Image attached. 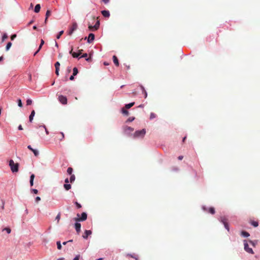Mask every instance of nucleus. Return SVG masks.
<instances>
[{
  "label": "nucleus",
  "instance_id": "nucleus-40",
  "mask_svg": "<svg viewBox=\"0 0 260 260\" xmlns=\"http://www.w3.org/2000/svg\"><path fill=\"white\" fill-rule=\"evenodd\" d=\"M17 102H18V106L20 107H22V104L21 100L20 99H18L17 100Z\"/></svg>",
  "mask_w": 260,
  "mask_h": 260
},
{
  "label": "nucleus",
  "instance_id": "nucleus-1",
  "mask_svg": "<svg viewBox=\"0 0 260 260\" xmlns=\"http://www.w3.org/2000/svg\"><path fill=\"white\" fill-rule=\"evenodd\" d=\"M9 166L12 172H17L18 171L19 164L15 163L12 159L9 161Z\"/></svg>",
  "mask_w": 260,
  "mask_h": 260
},
{
  "label": "nucleus",
  "instance_id": "nucleus-56",
  "mask_svg": "<svg viewBox=\"0 0 260 260\" xmlns=\"http://www.w3.org/2000/svg\"><path fill=\"white\" fill-rule=\"evenodd\" d=\"M41 49H39L37 50V51L34 53V56H35L40 50Z\"/></svg>",
  "mask_w": 260,
  "mask_h": 260
},
{
  "label": "nucleus",
  "instance_id": "nucleus-9",
  "mask_svg": "<svg viewBox=\"0 0 260 260\" xmlns=\"http://www.w3.org/2000/svg\"><path fill=\"white\" fill-rule=\"evenodd\" d=\"M91 234L92 232L90 230H85L82 237L84 239H87L88 238V236L90 235Z\"/></svg>",
  "mask_w": 260,
  "mask_h": 260
},
{
  "label": "nucleus",
  "instance_id": "nucleus-43",
  "mask_svg": "<svg viewBox=\"0 0 260 260\" xmlns=\"http://www.w3.org/2000/svg\"><path fill=\"white\" fill-rule=\"evenodd\" d=\"M32 100H30V99H28L27 101H26V105H30L32 104Z\"/></svg>",
  "mask_w": 260,
  "mask_h": 260
},
{
  "label": "nucleus",
  "instance_id": "nucleus-45",
  "mask_svg": "<svg viewBox=\"0 0 260 260\" xmlns=\"http://www.w3.org/2000/svg\"><path fill=\"white\" fill-rule=\"evenodd\" d=\"M134 119H135V118H134V117H129V118L127 120V121H128V122H132V121H133Z\"/></svg>",
  "mask_w": 260,
  "mask_h": 260
},
{
  "label": "nucleus",
  "instance_id": "nucleus-47",
  "mask_svg": "<svg viewBox=\"0 0 260 260\" xmlns=\"http://www.w3.org/2000/svg\"><path fill=\"white\" fill-rule=\"evenodd\" d=\"M31 191H32V192H34V193H35V194H37V193H38V190H37V189H32L31 190Z\"/></svg>",
  "mask_w": 260,
  "mask_h": 260
},
{
  "label": "nucleus",
  "instance_id": "nucleus-7",
  "mask_svg": "<svg viewBox=\"0 0 260 260\" xmlns=\"http://www.w3.org/2000/svg\"><path fill=\"white\" fill-rule=\"evenodd\" d=\"M59 101L62 104L66 105L67 104V98L62 95H60L58 96Z\"/></svg>",
  "mask_w": 260,
  "mask_h": 260
},
{
  "label": "nucleus",
  "instance_id": "nucleus-62",
  "mask_svg": "<svg viewBox=\"0 0 260 260\" xmlns=\"http://www.w3.org/2000/svg\"><path fill=\"white\" fill-rule=\"evenodd\" d=\"M4 59V57L3 56H1L0 57V61H2Z\"/></svg>",
  "mask_w": 260,
  "mask_h": 260
},
{
  "label": "nucleus",
  "instance_id": "nucleus-26",
  "mask_svg": "<svg viewBox=\"0 0 260 260\" xmlns=\"http://www.w3.org/2000/svg\"><path fill=\"white\" fill-rule=\"evenodd\" d=\"M63 187L66 190H69L70 189H71V185L69 184H64Z\"/></svg>",
  "mask_w": 260,
  "mask_h": 260
},
{
  "label": "nucleus",
  "instance_id": "nucleus-39",
  "mask_svg": "<svg viewBox=\"0 0 260 260\" xmlns=\"http://www.w3.org/2000/svg\"><path fill=\"white\" fill-rule=\"evenodd\" d=\"M44 44V41L43 39L41 40V44L39 47V49H41L42 46Z\"/></svg>",
  "mask_w": 260,
  "mask_h": 260
},
{
  "label": "nucleus",
  "instance_id": "nucleus-50",
  "mask_svg": "<svg viewBox=\"0 0 260 260\" xmlns=\"http://www.w3.org/2000/svg\"><path fill=\"white\" fill-rule=\"evenodd\" d=\"M80 258V255H78L75 256V257L73 260H79Z\"/></svg>",
  "mask_w": 260,
  "mask_h": 260
},
{
  "label": "nucleus",
  "instance_id": "nucleus-15",
  "mask_svg": "<svg viewBox=\"0 0 260 260\" xmlns=\"http://www.w3.org/2000/svg\"><path fill=\"white\" fill-rule=\"evenodd\" d=\"M75 229L78 233H79L80 232V228H81V224L78 222H76L75 224Z\"/></svg>",
  "mask_w": 260,
  "mask_h": 260
},
{
  "label": "nucleus",
  "instance_id": "nucleus-10",
  "mask_svg": "<svg viewBox=\"0 0 260 260\" xmlns=\"http://www.w3.org/2000/svg\"><path fill=\"white\" fill-rule=\"evenodd\" d=\"M27 148L31 150L36 156H38L39 155V151L36 149H33L30 145L27 146Z\"/></svg>",
  "mask_w": 260,
  "mask_h": 260
},
{
  "label": "nucleus",
  "instance_id": "nucleus-3",
  "mask_svg": "<svg viewBox=\"0 0 260 260\" xmlns=\"http://www.w3.org/2000/svg\"><path fill=\"white\" fill-rule=\"evenodd\" d=\"M77 216L78 217L74 218V220L77 222L85 221L86 220L87 217V214L85 212H83L81 214V217H80L79 214H77Z\"/></svg>",
  "mask_w": 260,
  "mask_h": 260
},
{
  "label": "nucleus",
  "instance_id": "nucleus-12",
  "mask_svg": "<svg viewBox=\"0 0 260 260\" xmlns=\"http://www.w3.org/2000/svg\"><path fill=\"white\" fill-rule=\"evenodd\" d=\"M103 16L106 18H109L110 17V12L108 10H103L101 12Z\"/></svg>",
  "mask_w": 260,
  "mask_h": 260
},
{
  "label": "nucleus",
  "instance_id": "nucleus-54",
  "mask_svg": "<svg viewBox=\"0 0 260 260\" xmlns=\"http://www.w3.org/2000/svg\"><path fill=\"white\" fill-rule=\"evenodd\" d=\"M18 129L19 130H22L23 129V128H22V126L21 125H19L18 127Z\"/></svg>",
  "mask_w": 260,
  "mask_h": 260
},
{
  "label": "nucleus",
  "instance_id": "nucleus-27",
  "mask_svg": "<svg viewBox=\"0 0 260 260\" xmlns=\"http://www.w3.org/2000/svg\"><path fill=\"white\" fill-rule=\"evenodd\" d=\"M208 212L212 214H214L215 213V209L213 207H210L208 209Z\"/></svg>",
  "mask_w": 260,
  "mask_h": 260
},
{
  "label": "nucleus",
  "instance_id": "nucleus-51",
  "mask_svg": "<svg viewBox=\"0 0 260 260\" xmlns=\"http://www.w3.org/2000/svg\"><path fill=\"white\" fill-rule=\"evenodd\" d=\"M60 134H61V139H60V140L61 141V140H62L64 138V136L63 133H62V132H61V133H60Z\"/></svg>",
  "mask_w": 260,
  "mask_h": 260
},
{
  "label": "nucleus",
  "instance_id": "nucleus-46",
  "mask_svg": "<svg viewBox=\"0 0 260 260\" xmlns=\"http://www.w3.org/2000/svg\"><path fill=\"white\" fill-rule=\"evenodd\" d=\"M16 34H14L13 35H12L11 36V40H13L16 37Z\"/></svg>",
  "mask_w": 260,
  "mask_h": 260
},
{
  "label": "nucleus",
  "instance_id": "nucleus-4",
  "mask_svg": "<svg viewBox=\"0 0 260 260\" xmlns=\"http://www.w3.org/2000/svg\"><path fill=\"white\" fill-rule=\"evenodd\" d=\"M100 27V20H98L94 25L92 26L90 24H88V28L91 31L96 30Z\"/></svg>",
  "mask_w": 260,
  "mask_h": 260
},
{
  "label": "nucleus",
  "instance_id": "nucleus-6",
  "mask_svg": "<svg viewBox=\"0 0 260 260\" xmlns=\"http://www.w3.org/2000/svg\"><path fill=\"white\" fill-rule=\"evenodd\" d=\"M244 249L245 250L251 254H253V251L252 248L249 247V245L246 240L244 241Z\"/></svg>",
  "mask_w": 260,
  "mask_h": 260
},
{
  "label": "nucleus",
  "instance_id": "nucleus-29",
  "mask_svg": "<svg viewBox=\"0 0 260 260\" xmlns=\"http://www.w3.org/2000/svg\"><path fill=\"white\" fill-rule=\"evenodd\" d=\"M251 224L254 227H257L258 225V222L256 221H252Z\"/></svg>",
  "mask_w": 260,
  "mask_h": 260
},
{
  "label": "nucleus",
  "instance_id": "nucleus-48",
  "mask_svg": "<svg viewBox=\"0 0 260 260\" xmlns=\"http://www.w3.org/2000/svg\"><path fill=\"white\" fill-rule=\"evenodd\" d=\"M43 127L45 129V132L46 133L47 135H48L49 134V132L47 130V129L46 128V126L45 125L43 126Z\"/></svg>",
  "mask_w": 260,
  "mask_h": 260
},
{
  "label": "nucleus",
  "instance_id": "nucleus-19",
  "mask_svg": "<svg viewBox=\"0 0 260 260\" xmlns=\"http://www.w3.org/2000/svg\"><path fill=\"white\" fill-rule=\"evenodd\" d=\"M35 115V110H32L31 112L30 115H29V121L30 122H32Z\"/></svg>",
  "mask_w": 260,
  "mask_h": 260
},
{
  "label": "nucleus",
  "instance_id": "nucleus-16",
  "mask_svg": "<svg viewBox=\"0 0 260 260\" xmlns=\"http://www.w3.org/2000/svg\"><path fill=\"white\" fill-rule=\"evenodd\" d=\"M140 87L142 91V93L144 94V98L146 99L147 97V93L146 90L145 89V88L143 85H140Z\"/></svg>",
  "mask_w": 260,
  "mask_h": 260
},
{
  "label": "nucleus",
  "instance_id": "nucleus-23",
  "mask_svg": "<svg viewBox=\"0 0 260 260\" xmlns=\"http://www.w3.org/2000/svg\"><path fill=\"white\" fill-rule=\"evenodd\" d=\"M87 53H84L81 56V57L85 58L86 61H87L88 62L90 61H91V57L90 56L89 57H88V58H87Z\"/></svg>",
  "mask_w": 260,
  "mask_h": 260
},
{
  "label": "nucleus",
  "instance_id": "nucleus-25",
  "mask_svg": "<svg viewBox=\"0 0 260 260\" xmlns=\"http://www.w3.org/2000/svg\"><path fill=\"white\" fill-rule=\"evenodd\" d=\"M241 234L242 236L245 237H248L250 235L246 231H242L241 232Z\"/></svg>",
  "mask_w": 260,
  "mask_h": 260
},
{
  "label": "nucleus",
  "instance_id": "nucleus-58",
  "mask_svg": "<svg viewBox=\"0 0 260 260\" xmlns=\"http://www.w3.org/2000/svg\"><path fill=\"white\" fill-rule=\"evenodd\" d=\"M128 256H131V257H133V258H134L135 257V255H132V254H127Z\"/></svg>",
  "mask_w": 260,
  "mask_h": 260
},
{
  "label": "nucleus",
  "instance_id": "nucleus-32",
  "mask_svg": "<svg viewBox=\"0 0 260 260\" xmlns=\"http://www.w3.org/2000/svg\"><path fill=\"white\" fill-rule=\"evenodd\" d=\"M11 46H12V43L11 42L8 43V44L6 47V51H8L9 50V49L10 48V47H11Z\"/></svg>",
  "mask_w": 260,
  "mask_h": 260
},
{
  "label": "nucleus",
  "instance_id": "nucleus-49",
  "mask_svg": "<svg viewBox=\"0 0 260 260\" xmlns=\"http://www.w3.org/2000/svg\"><path fill=\"white\" fill-rule=\"evenodd\" d=\"M40 200H41V198H40V197H36V202L37 203H38V202H39Z\"/></svg>",
  "mask_w": 260,
  "mask_h": 260
},
{
  "label": "nucleus",
  "instance_id": "nucleus-64",
  "mask_svg": "<svg viewBox=\"0 0 260 260\" xmlns=\"http://www.w3.org/2000/svg\"><path fill=\"white\" fill-rule=\"evenodd\" d=\"M67 243H68V241L63 242L62 244H63V245H66V244H67Z\"/></svg>",
  "mask_w": 260,
  "mask_h": 260
},
{
  "label": "nucleus",
  "instance_id": "nucleus-21",
  "mask_svg": "<svg viewBox=\"0 0 260 260\" xmlns=\"http://www.w3.org/2000/svg\"><path fill=\"white\" fill-rule=\"evenodd\" d=\"M40 9H41V6L40 4H37L36 5L35 7V10H34V11L36 12V13H39L40 11Z\"/></svg>",
  "mask_w": 260,
  "mask_h": 260
},
{
  "label": "nucleus",
  "instance_id": "nucleus-44",
  "mask_svg": "<svg viewBox=\"0 0 260 260\" xmlns=\"http://www.w3.org/2000/svg\"><path fill=\"white\" fill-rule=\"evenodd\" d=\"M75 204L76 205V207L77 208H81L82 206H81V204H79V203H78L77 202H75Z\"/></svg>",
  "mask_w": 260,
  "mask_h": 260
},
{
  "label": "nucleus",
  "instance_id": "nucleus-24",
  "mask_svg": "<svg viewBox=\"0 0 260 260\" xmlns=\"http://www.w3.org/2000/svg\"><path fill=\"white\" fill-rule=\"evenodd\" d=\"M121 111L123 114H124L126 116H127L129 114L128 111L124 107L122 108Z\"/></svg>",
  "mask_w": 260,
  "mask_h": 260
},
{
  "label": "nucleus",
  "instance_id": "nucleus-28",
  "mask_svg": "<svg viewBox=\"0 0 260 260\" xmlns=\"http://www.w3.org/2000/svg\"><path fill=\"white\" fill-rule=\"evenodd\" d=\"M78 73V69L76 67L73 68V76H76Z\"/></svg>",
  "mask_w": 260,
  "mask_h": 260
},
{
  "label": "nucleus",
  "instance_id": "nucleus-2",
  "mask_svg": "<svg viewBox=\"0 0 260 260\" xmlns=\"http://www.w3.org/2000/svg\"><path fill=\"white\" fill-rule=\"evenodd\" d=\"M146 134V130L142 129L140 131H137L134 134V138H143Z\"/></svg>",
  "mask_w": 260,
  "mask_h": 260
},
{
  "label": "nucleus",
  "instance_id": "nucleus-38",
  "mask_svg": "<svg viewBox=\"0 0 260 260\" xmlns=\"http://www.w3.org/2000/svg\"><path fill=\"white\" fill-rule=\"evenodd\" d=\"M63 34V30L60 31L59 34L57 35L56 38L59 39L60 38V36Z\"/></svg>",
  "mask_w": 260,
  "mask_h": 260
},
{
  "label": "nucleus",
  "instance_id": "nucleus-57",
  "mask_svg": "<svg viewBox=\"0 0 260 260\" xmlns=\"http://www.w3.org/2000/svg\"><path fill=\"white\" fill-rule=\"evenodd\" d=\"M65 182H66V184H68V183L69 182V180L68 178H67L65 179Z\"/></svg>",
  "mask_w": 260,
  "mask_h": 260
},
{
  "label": "nucleus",
  "instance_id": "nucleus-42",
  "mask_svg": "<svg viewBox=\"0 0 260 260\" xmlns=\"http://www.w3.org/2000/svg\"><path fill=\"white\" fill-rule=\"evenodd\" d=\"M4 230L6 231L7 233L8 234H10L11 232V230L9 228H5V229H4L3 231Z\"/></svg>",
  "mask_w": 260,
  "mask_h": 260
},
{
  "label": "nucleus",
  "instance_id": "nucleus-20",
  "mask_svg": "<svg viewBox=\"0 0 260 260\" xmlns=\"http://www.w3.org/2000/svg\"><path fill=\"white\" fill-rule=\"evenodd\" d=\"M35 175L34 174H31L30 177V185L31 186H32L34 185V180L35 178Z\"/></svg>",
  "mask_w": 260,
  "mask_h": 260
},
{
  "label": "nucleus",
  "instance_id": "nucleus-8",
  "mask_svg": "<svg viewBox=\"0 0 260 260\" xmlns=\"http://www.w3.org/2000/svg\"><path fill=\"white\" fill-rule=\"evenodd\" d=\"M220 221L224 225L225 228L229 231V226L227 222V219L225 217H221Z\"/></svg>",
  "mask_w": 260,
  "mask_h": 260
},
{
  "label": "nucleus",
  "instance_id": "nucleus-41",
  "mask_svg": "<svg viewBox=\"0 0 260 260\" xmlns=\"http://www.w3.org/2000/svg\"><path fill=\"white\" fill-rule=\"evenodd\" d=\"M60 213H58L56 217V220H57V223H59V220H60Z\"/></svg>",
  "mask_w": 260,
  "mask_h": 260
},
{
  "label": "nucleus",
  "instance_id": "nucleus-18",
  "mask_svg": "<svg viewBox=\"0 0 260 260\" xmlns=\"http://www.w3.org/2000/svg\"><path fill=\"white\" fill-rule=\"evenodd\" d=\"M51 12L50 10H48L46 13V18H45V23H46L47 22V19L48 18V17L50 16L51 15Z\"/></svg>",
  "mask_w": 260,
  "mask_h": 260
},
{
  "label": "nucleus",
  "instance_id": "nucleus-5",
  "mask_svg": "<svg viewBox=\"0 0 260 260\" xmlns=\"http://www.w3.org/2000/svg\"><path fill=\"white\" fill-rule=\"evenodd\" d=\"M77 23L76 22L73 23L72 26L69 29L68 35L71 36L73 32L77 29Z\"/></svg>",
  "mask_w": 260,
  "mask_h": 260
},
{
  "label": "nucleus",
  "instance_id": "nucleus-17",
  "mask_svg": "<svg viewBox=\"0 0 260 260\" xmlns=\"http://www.w3.org/2000/svg\"><path fill=\"white\" fill-rule=\"evenodd\" d=\"M113 62H114V64L117 67L119 66V64L118 59L115 55H114L113 56Z\"/></svg>",
  "mask_w": 260,
  "mask_h": 260
},
{
  "label": "nucleus",
  "instance_id": "nucleus-13",
  "mask_svg": "<svg viewBox=\"0 0 260 260\" xmlns=\"http://www.w3.org/2000/svg\"><path fill=\"white\" fill-rule=\"evenodd\" d=\"M94 39V35L93 34L90 33L89 34L88 37V42L91 43L92 41H93Z\"/></svg>",
  "mask_w": 260,
  "mask_h": 260
},
{
  "label": "nucleus",
  "instance_id": "nucleus-34",
  "mask_svg": "<svg viewBox=\"0 0 260 260\" xmlns=\"http://www.w3.org/2000/svg\"><path fill=\"white\" fill-rule=\"evenodd\" d=\"M72 172H73V169L71 167L68 168V169H67V173L69 175H71Z\"/></svg>",
  "mask_w": 260,
  "mask_h": 260
},
{
  "label": "nucleus",
  "instance_id": "nucleus-52",
  "mask_svg": "<svg viewBox=\"0 0 260 260\" xmlns=\"http://www.w3.org/2000/svg\"><path fill=\"white\" fill-rule=\"evenodd\" d=\"M109 1H110V0H102V2H103L104 4H107V3L109 2Z\"/></svg>",
  "mask_w": 260,
  "mask_h": 260
},
{
  "label": "nucleus",
  "instance_id": "nucleus-53",
  "mask_svg": "<svg viewBox=\"0 0 260 260\" xmlns=\"http://www.w3.org/2000/svg\"><path fill=\"white\" fill-rule=\"evenodd\" d=\"M178 158L179 160H181L183 158V156L182 155L179 156Z\"/></svg>",
  "mask_w": 260,
  "mask_h": 260
},
{
  "label": "nucleus",
  "instance_id": "nucleus-35",
  "mask_svg": "<svg viewBox=\"0 0 260 260\" xmlns=\"http://www.w3.org/2000/svg\"><path fill=\"white\" fill-rule=\"evenodd\" d=\"M56 244H57V248L59 250H60L61 249V248H62L60 242V241H57V243H56Z\"/></svg>",
  "mask_w": 260,
  "mask_h": 260
},
{
  "label": "nucleus",
  "instance_id": "nucleus-60",
  "mask_svg": "<svg viewBox=\"0 0 260 260\" xmlns=\"http://www.w3.org/2000/svg\"><path fill=\"white\" fill-rule=\"evenodd\" d=\"M73 48H72V49H71V51H70V53L71 54H72V55L73 53H74V52H73Z\"/></svg>",
  "mask_w": 260,
  "mask_h": 260
},
{
  "label": "nucleus",
  "instance_id": "nucleus-55",
  "mask_svg": "<svg viewBox=\"0 0 260 260\" xmlns=\"http://www.w3.org/2000/svg\"><path fill=\"white\" fill-rule=\"evenodd\" d=\"M74 76H73V75H72V76L70 77V79L71 80H73L74 79Z\"/></svg>",
  "mask_w": 260,
  "mask_h": 260
},
{
  "label": "nucleus",
  "instance_id": "nucleus-11",
  "mask_svg": "<svg viewBox=\"0 0 260 260\" xmlns=\"http://www.w3.org/2000/svg\"><path fill=\"white\" fill-rule=\"evenodd\" d=\"M59 66H60V63L58 61H57L55 63V74L57 76L59 75Z\"/></svg>",
  "mask_w": 260,
  "mask_h": 260
},
{
  "label": "nucleus",
  "instance_id": "nucleus-36",
  "mask_svg": "<svg viewBox=\"0 0 260 260\" xmlns=\"http://www.w3.org/2000/svg\"><path fill=\"white\" fill-rule=\"evenodd\" d=\"M1 209L2 210H4L5 209V201L4 200H2V205L1 206Z\"/></svg>",
  "mask_w": 260,
  "mask_h": 260
},
{
  "label": "nucleus",
  "instance_id": "nucleus-31",
  "mask_svg": "<svg viewBox=\"0 0 260 260\" xmlns=\"http://www.w3.org/2000/svg\"><path fill=\"white\" fill-rule=\"evenodd\" d=\"M8 38V36L6 34H4L2 36V42H4L6 39Z\"/></svg>",
  "mask_w": 260,
  "mask_h": 260
},
{
  "label": "nucleus",
  "instance_id": "nucleus-33",
  "mask_svg": "<svg viewBox=\"0 0 260 260\" xmlns=\"http://www.w3.org/2000/svg\"><path fill=\"white\" fill-rule=\"evenodd\" d=\"M75 180V176L74 175H72L71 177H70V181L71 183H72Z\"/></svg>",
  "mask_w": 260,
  "mask_h": 260
},
{
  "label": "nucleus",
  "instance_id": "nucleus-59",
  "mask_svg": "<svg viewBox=\"0 0 260 260\" xmlns=\"http://www.w3.org/2000/svg\"><path fill=\"white\" fill-rule=\"evenodd\" d=\"M82 51H83V50L82 49H80L78 51V53H80V55L82 53Z\"/></svg>",
  "mask_w": 260,
  "mask_h": 260
},
{
  "label": "nucleus",
  "instance_id": "nucleus-22",
  "mask_svg": "<svg viewBox=\"0 0 260 260\" xmlns=\"http://www.w3.org/2000/svg\"><path fill=\"white\" fill-rule=\"evenodd\" d=\"M135 105V102H133V103H131L129 104H126L124 106V108L126 109H129L131 108L132 107H133L134 105Z\"/></svg>",
  "mask_w": 260,
  "mask_h": 260
},
{
  "label": "nucleus",
  "instance_id": "nucleus-61",
  "mask_svg": "<svg viewBox=\"0 0 260 260\" xmlns=\"http://www.w3.org/2000/svg\"><path fill=\"white\" fill-rule=\"evenodd\" d=\"M104 64L105 66H108V65H109V63H108V62H104Z\"/></svg>",
  "mask_w": 260,
  "mask_h": 260
},
{
  "label": "nucleus",
  "instance_id": "nucleus-30",
  "mask_svg": "<svg viewBox=\"0 0 260 260\" xmlns=\"http://www.w3.org/2000/svg\"><path fill=\"white\" fill-rule=\"evenodd\" d=\"M156 117V115L154 113H151L150 115V119L152 120Z\"/></svg>",
  "mask_w": 260,
  "mask_h": 260
},
{
  "label": "nucleus",
  "instance_id": "nucleus-63",
  "mask_svg": "<svg viewBox=\"0 0 260 260\" xmlns=\"http://www.w3.org/2000/svg\"><path fill=\"white\" fill-rule=\"evenodd\" d=\"M186 137L185 136V137H184L183 138V140H182L183 142H184V141H185V140H186Z\"/></svg>",
  "mask_w": 260,
  "mask_h": 260
},
{
  "label": "nucleus",
  "instance_id": "nucleus-14",
  "mask_svg": "<svg viewBox=\"0 0 260 260\" xmlns=\"http://www.w3.org/2000/svg\"><path fill=\"white\" fill-rule=\"evenodd\" d=\"M123 129H124V132L125 133H127L128 132H133L134 131V128L130 127V126H125L124 127H123Z\"/></svg>",
  "mask_w": 260,
  "mask_h": 260
},
{
  "label": "nucleus",
  "instance_id": "nucleus-37",
  "mask_svg": "<svg viewBox=\"0 0 260 260\" xmlns=\"http://www.w3.org/2000/svg\"><path fill=\"white\" fill-rule=\"evenodd\" d=\"M80 55V53L74 52L72 54V56L74 58H77Z\"/></svg>",
  "mask_w": 260,
  "mask_h": 260
}]
</instances>
